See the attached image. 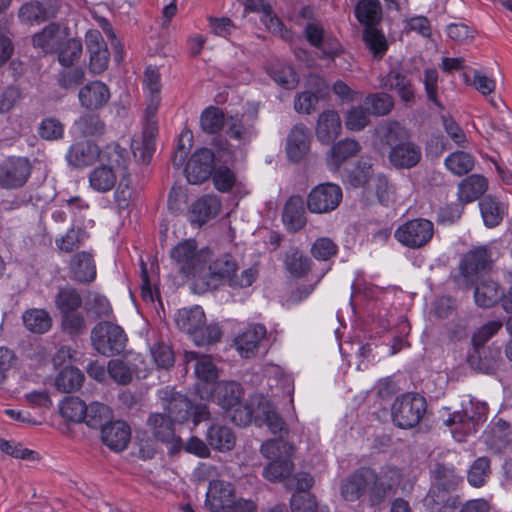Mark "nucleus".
I'll return each instance as SVG.
<instances>
[{
  "label": "nucleus",
  "mask_w": 512,
  "mask_h": 512,
  "mask_svg": "<svg viewBox=\"0 0 512 512\" xmlns=\"http://www.w3.org/2000/svg\"><path fill=\"white\" fill-rule=\"evenodd\" d=\"M401 479L400 469L393 466L384 467L379 473L360 467L340 482L339 491L345 501L366 499L371 506H380L396 493Z\"/></svg>",
  "instance_id": "f257e3e1"
},
{
  "label": "nucleus",
  "mask_w": 512,
  "mask_h": 512,
  "mask_svg": "<svg viewBox=\"0 0 512 512\" xmlns=\"http://www.w3.org/2000/svg\"><path fill=\"white\" fill-rule=\"evenodd\" d=\"M130 152L118 143L108 144L102 153V163L93 168L88 174L89 187L98 193L111 191L118 179L130 175Z\"/></svg>",
  "instance_id": "f03ea898"
},
{
  "label": "nucleus",
  "mask_w": 512,
  "mask_h": 512,
  "mask_svg": "<svg viewBox=\"0 0 512 512\" xmlns=\"http://www.w3.org/2000/svg\"><path fill=\"white\" fill-rule=\"evenodd\" d=\"M380 141L390 148L388 160L397 169H411L422 159L421 146L410 140L409 130L397 121L389 122L378 130Z\"/></svg>",
  "instance_id": "7ed1b4c3"
},
{
  "label": "nucleus",
  "mask_w": 512,
  "mask_h": 512,
  "mask_svg": "<svg viewBox=\"0 0 512 512\" xmlns=\"http://www.w3.org/2000/svg\"><path fill=\"white\" fill-rule=\"evenodd\" d=\"M205 506L211 512H257L253 500L238 497L234 485L220 479L209 481Z\"/></svg>",
  "instance_id": "20e7f679"
},
{
  "label": "nucleus",
  "mask_w": 512,
  "mask_h": 512,
  "mask_svg": "<svg viewBox=\"0 0 512 512\" xmlns=\"http://www.w3.org/2000/svg\"><path fill=\"white\" fill-rule=\"evenodd\" d=\"M159 398L167 416L174 423H184L192 418L194 426L210 418L206 404H193L185 395L168 387L159 390Z\"/></svg>",
  "instance_id": "39448f33"
},
{
  "label": "nucleus",
  "mask_w": 512,
  "mask_h": 512,
  "mask_svg": "<svg viewBox=\"0 0 512 512\" xmlns=\"http://www.w3.org/2000/svg\"><path fill=\"white\" fill-rule=\"evenodd\" d=\"M170 257L183 275L202 278L210 260V250H199L195 240L187 239L171 249Z\"/></svg>",
  "instance_id": "423d86ee"
},
{
  "label": "nucleus",
  "mask_w": 512,
  "mask_h": 512,
  "mask_svg": "<svg viewBox=\"0 0 512 512\" xmlns=\"http://www.w3.org/2000/svg\"><path fill=\"white\" fill-rule=\"evenodd\" d=\"M127 336L122 327L108 321L97 323L91 331L93 348L101 355L110 357L120 354L126 347Z\"/></svg>",
  "instance_id": "0eeeda50"
},
{
  "label": "nucleus",
  "mask_w": 512,
  "mask_h": 512,
  "mask_svg": "<svg viewBox=\"0 0 512 512\" xmlns=\"http://www.w3.org/2000/svg\"><path fill=\"white\" fill-rule=\"evenodd\" d=\"M487 407L481 403H469V407L449 414L444 420L445 425L451 426V433L457 442L465 441L466 436L474 434L479 423L486 420Z\"/></svg>",
  "instance_id": "6e6552de"
},
{
  "label": "nucleus",
  "mask_w": 512,
  "mask_h": 512,
  "mask_svg": "<svg viewBox=\"0 0 512 512\" xmlns=\"http://www.w3.org/2000/svg\"><path fill=\"white\" fill-rule=\"evenodd\" d=\"M425 412V398L417 393H406L395 399L392 406V419L400 428H412L421 421Z\"/></svg>",
  "instance_id": "1a4fd4ad"
},
{
  "label": "nucleus",
  "mask_w": 512,
  "mask_h": 512,
  "mask_svg": "<svg viewBox=\"0 0 512 512\" xmlns=\"http://www.w3.org/2000/svg\"><path fill=\"white\" fill-rule=\"evenodd\" d=\"M434 234V224L427 219L417 218L409 220L400 225L395 233L394 237L402 245L418 249L427 245Z\"/></svg>",
  "instance_id": "9d476101"
},
{
  "label": "nucleus",
  "mask_w": 512,
  "mask_h": 512,
  "mask_svg": "<svg viewBox=\"0 0 512 512\" xmlns=\"http://www.w3.org/2000/svg\"><path fill=\"white\" fill-rule=\"evenodd\" d=\"M489 263L490 254L487 248L477 247L467 252L460 262L459 273L455 277L459 288L463 290L472 288L476 274L486 270Z\"/></svg>",
  "instance_id": "9b49d317"
},
{
  "label": "nucleus",
  "mask_w": 512,
  "mask_h": 512,
  "mask_svg": "<svg viewBox=\"0 0 512 512\" xmlns=\"http://www.w3.org/2000/svg\"><path fill=\"white\" fill-rule=\"evenodd\" d=\"M342 196L340 186L333 183L319 184L308 194V210L316 214L329 213L339 206Z\"/></svg>",
  "instance_id": "f8f14e48"
},
{
  "label": "nucleus",
  "mask_w": 512,
  "mask_h": 512,
  "mask_svg": "<svg viewBox=\"0 0 512 512\" xmlns=\"http://www.w3.org/2000/svg\"><path fill=\"white\" fill-rule=\"evenodd\" d=\"M214 168V153L208 148H200L191 155L184 172L189 183L201 184L210 178Z\"/></svg>",
  "instance_id": "ddd939ff"
},
{
  "label": "nucleus",
  "mask_w": 512,
  "mask_h": 512,
  "mask_svg": "<svg viewBox=\"0 0 512 512\" xmlns=\"http://www.w3.org/2000/svg\"><path fill=\"white\" fill-rule=\"evenodd\" d=\"M257 119V112L227 116L225 132L229 138L241 144H248L257 136Z\"/></svg>",
  "instance_id": "4468645a"
},
{
  "label": "nucleus",
  "mask_w": 512,
  "mask_h": 512,
  "mask_svg": "<svg viewBox=\"0 0 512 512\" xmlns=\"http://www.w3.org/2000/svg\"><path fill=\"white\" fill-rule=\"evenodd\" d=\"M85 42L90 55V71L94 74H99L106 70L110 59V53L101 32L96 29L88 30L85 35Z\"/></svg>",
  "instance_id": "2eb2a0df"
},
{
  "label": "nucleus",
  "mask_w": 512,
  "mask_h": 512,
  "mask_svg": "<svg viewBox=\"0 0 512 512\" xmlns=\"http://www.w3.org/2000/svg\"><path fill=\"white\" fill-rule=\"evenodd\" d=\"M469 365L486 374L494 373L502 362L501 348L497 345L471 348L468 352Z\"/></svg>",
  "instance_id": "dca6fc26"
},
{
  "label": "nucleus",
  "mask_w": 512,
  "mask_h": 512,
  "mask_svg": "<svg viewBox=\"0 0 512 512\" xmlns=\"http://www.w3.org/2000/svg\"><path fill=\"white\" fill-rule=\"evenodd\" d=\"M30 172V166L26 159H8L0 165L1 186L3 188H19L26 183Z\"/></svg>",
  "instance_id": "f3484780"
},
{
  "label": "nucleus",
  "mask_w": 512,
  "mask_h": 512,
  "mask_svg": "<svg viewBox=\"0 0 512 512\" xmlns=\"http://www.w3.org/2000/svg\"><path fill=\"white\" fill-rule=\"evenodd\" d=\"M174 422L162 413H153L147 420V425L157 440L172 443V452L179 451L183 447L180 437L175 436Z\"/></svg>",
  "instance_id": "a211bd4d"
},
{
  "label": "nucleus",
  "mask_w": 512,
  "mask_h": 512,
  "mask_svg": "<svg viewBox=\"0 0 512 512\" xmlns=\"http://www.w3.org/2000/svg\"><path fill=\"white\" fill-rule=\"evenodd\" d=\"M66 38L65 29H62L58 23L52 22L33 35L32 43L35 48L41 49L46 54L54 53L60 49Z\"/></svg>",
  "instance_id": "6ab92c4d"
},
{
  "label": "nucleus",
  "mask_w": 512,
  "mask_h": 512,
  "mask_svg": "<svg viewBox=\"0 0 512 512\" xmlns=\"http://www.w3.org/2000/svg\"><path fill=\"white\" fill-rule=\"evenodd\" d=\"M68 268L71 278L80 283H90L96 278V264L91 252L80 251L74 254Z\"/></svg>",
  "instance_id": "aec40b11"
},
{
  "label": "nucleus",
  "mask_w": 512,
  "mask_h": 512,
  "mask_svg": "<svg viewBox=\"0 0 512 512\" xmlns=\"http://www.w3.org/2000/svg\"><path fill=\"white\" fill-rule=\"evenodd\" d=\"M102 153L95 143L91 141H80L74 143L67 153V161L76 168H83L92 165L98 159L102 160Z\"/></svg>",
  "instance_id": "412c9836"
},
{
  "label": "nucleus",
  "mask_w": 512,
  "mask_h": 512,
  "mask_svg": "<svg viewBox=\"0 0 512 512\" xmlns=\"http://www.w3.org/2000/svg\"><path fill=\"white\" fill-rule=\"evenodd\" d=\"M79 102L88 110H97L103 107L110 99V91L101 81H91L80 88Z\"/></svg>",
  "instance_id": "4be33fe9"
},
{
  "label": "nucleus",
  "mask_w": 512,
  "mask_h": 512,
  "mask_svg": "<svg viewBox=\"0 0 512 512\" xmlns=\"http://www.w3.org/2000/svg\"><path fill=\"white\" fill-rule=\"evenodd\" d=\"M310 148V132L309 129L303 125H295L288 137L286 143L287 157L292 162H299L307 154Z\"/></svg>",
  "instance_id": "5701e85b"
},
{
  "label": "nucleus",
  "mask_w": 512,
  "mask_h": 512,
  "mask_svg": "<svg viewBox=\"0 0 512 512\" xmlns=\"http://www.w3.org/2000/svg\"><path fill=\"white\" fill-rule=\"evenodd\" d=\"M131 437V430L127 423L114 421L106 423L101 429V439L111 450H124Z\"/></svg>",
  "instance_id": "b1692460"
},
{
  "label": "nucleus",
  "mask_w": 512,
  "mask_h": 512,
  "mask_svg": "<svg viewBox=\"0 0 512 512\" xmlns=\"http://www.w3.org/2000/svg\"><path fill=\"white\" fill-rule=\"evenodd\" d=\"M205 440L213 450L219 452L230 451L236 444V436L233 430L229 426L217 422L208 426Z\"/></svg>",
  "instance_id": "393cba45"
},
{
  "label": "nucleus",
  "mask_w": 512,
  "mask_h": 512,
  "mask_svg": "<svg viewBox=\"0 0 512 512\" xmlns=\"http://www.w3.org/2000/svg\"><path fill=\"white\" fill-rule=\"evenodd\" d=\"M266 335V328L262 324L250 325L235 338V346L241 357H254L259 343Z\"/></svg>",
  "instance_id": "a878e982"
},
{
  "label": "nucleus",
  "mask_w": 512,
  "mask_h": 512,
  "mask_svg": "<svg viewBox=\"0 0 512 512\" xmlns=\"http://www.w3.org/2000/svg\"><path fill=\"white\" fill-rule=\"evenodd\" d=\"M478 205L484 225L489 229L499 226L508 212V206L493 195L484 196Z\"/></svg>",
  "instance_id": "bb28decb"
},
{
  "label": "nucleus",
  "mask_w": 512,
  "mask_h": 512,
  "mask_svg": "<svg viewBox=\"0 0 512 512\" xmlns=\"http://www.w3.org/2000/svg\"><path fill=\"white\" fill-rule=\"evenodd\" d=\"M175 322L177 327L190 335L192 340L206 322L204 310L200 306L183 308L178 310Z\"/></svg>",
  "instance_id": "cd10ccee"
},
{
  "label": "nucleus",
  "mask_w": 512,
  "mask_h": 512,
  "mask_svg": "<svg viewBox=\"0 0 512 512\" xmlns=\"http://www.w3.org/2000/svg\"><path fill=\"white\" fill-rule=\"evenodd\" d=\"M341 119L335 110H325L316 124V137L323 144H330L340 134Z\"/></svg>",
  "instance_id": "c85d7f7f"
},
{
  "label": "nucleus",
  "mask_w": 512,
  "mask_h": 512,
  "mask_svg": "<svg viewBox=\"0 0 512 512\" xmlns=\"http://www.w3.org/2000/svg\"><path fill=\"white\" fill-rule=\"evenodd\" d=\"M220 210V199L215 195H205L192 204L190 220L201 226L217 216Z\"/></svg>",
  "instance_id": "c756f323"
},
{
  "label": "nucleus",
  "mask_w": 512,
  "mask_h": 512,
  "mask_svg": "<svg viewBox=\"0 0 512 512\" xmlns=\"http://www.w3.org/2000/svg\"><path fill=\"white\" fill-rule=\"evenodd\" d=\"M488 189L487 179L479 174L464 178L457 187V200L461 203H471L478 200Z\"/></svg>",
  "instance_id": "7c9ffc66"
},
{
  "label": "nucleus",
  "mask_w": 512,
  "mask_h": 512,
  "mask_svg": "<svg viewBox=\"0 0 512 512\" xmlns=\"http://www.w3.org/2000/svg\"><path fill=\"white\" fill-rule=\"evenodd\" d=\"M474 301L478 307L490 308L503 298L500 285L490 278H484L480 282L474 281Z\"/></svg>",
  "instance_id": "2f4dec72"
},
{
  "label": "nucleus",
  "mask_w": 512,
  "mask_h": 512,
  "mask_svg": "<svg viewBox=\"0 0 512 512\" xmlns=\"http://www.w3.org/2000/svg\"><path fill=\"white\" fill-rule=\"evenodd\" d=\"M237 261L230 255L224 254L212 260L210 253V260L206 265V273L202 278H209L221 281L223 284L228 285L232 273L237 268Z\"/></svg>",
  "instance_id": "473e14b6"
},
{
  "label": "nucleus",
  "mask_w": 512,
  "mask_h": 512,
  "mask_svg": "<svg viewBox=\"0 0 512 512\" xmlns=\"http://www.w3.org/2000/svg\"><path fill=\"white\" fill-rule=\"evenodd\" d=\"M381 86L385 89L396 90L399 97L404 102H411L414 100V89L412 83L401 70H390L382 77Z\"/></svg>",
  "instance_id": "72a5a7b5"
},
{
  "label": "nucleus",
  "mask_w": 512,
  "mask_h": 512,
  "mask_svg": "<svg viewBox=\"0 0 512 512\" xmlns=\"http://www.w3.org/2000/svg\"><path fill=\"white\" fill-rule=\"evenodd\" d=\"M56 10L40 1H30L23 4L18 13V18L25 24H40L49 18L55 17Z\"/></svg>",
  "instance_id": "f704fd0d"
},
{
  "label": "nucleus",
  "mask_w": 512,
  "mask_h": 512,
  "mask_svg": "<svg viewBox=\"0 0 512 512\" xmlns=\"http://www.w3.org/2000/svg\"><path fill=\"white\" fill-rule=\"evenodd\" d=\"M282 220L290 232H297L305 226V210L300 197L293 196L288 199L283 209Z\"/></svg>",
  "instance_id": "c9c22d12"
},
{
  "label": "nucleus",
  "mask_w": 512,
  "mask_h": 512,
  "mask_svg": "<svg viewBox=\"0 0 512 512\" xmlns=\"http://www.w3.org/2000/svg\"><path fill=\"white\" fill-rule=\"evenodd\" d=\"M185 360L187 363L195 362L194 374L200 381L214 383L218 379V369L210 356L189 351L185 353Z\"/></svg>",
  "instance_id": "e433bc0d"
},
{
  "label": "nucleus",
  "mask_w": 512,
  "mask_h": 512,
  "mask_svg": "<svg viewBox=\"0 0 512 512\" xmlns=\"http://www.w3.org/2000/svg\"><path fill=\"white\" fill-rule=\"evenodd\" d=\"M424 504L430 512H455L459 501L457 497L438 489L428 492Z\"/></svg>",
  "instance_id": "4c0bfd02"
},
{
  "label": "nucleus",
  "mask_w": 512,
  "mask_h": 512,
  "mask_svg": "<svg viewBox=\"0 0 512 512\" xmlns=\"http://www.w3.org/2000/svg\"><path fill=\"white\" fill-rule=\"evenodd\" d=\"M381 15L382 8L378 0H359L355 7V16L365 28L375 27Z\"/></svg>",
  "instance_id": "58836bf2"
},
{
  "label": "nucleus",
  "mask_w": 512,
  "mask_h": 512,
  "mask_svg": "<svg viewBox=\"0 0 512 512\" xmlns=\"http://www.w3.org/2000/svg\"><path fill=\"white\" fill-rule=\"evenodd\" d=\"M243 396L241 386L236 382H223L216 388L217 403L226 411L237 405Z\"/></svg>",
  "instance_id": "ea45409f"
},
{
  "label": "nucleus",
  "mask_w": 512,
  "mask_h": 512,
  "mask_svg": "<svg viewBox=\"0 0 512 512\" xmlns=\"http://www.w3.org/2000/svg\"><path fill=\"white\" fill-rule=\"evenodd\" d=\"M22 320L29 331L37 334L46 333L52 325L48 312L38 308L26 310L22 315Z\"/></svg>",
  "instance_id": "a19ab883"
},
{
  "label": "nucleus",
  "mask_w": 512,
  "mask_h": 512,
  "mask_svg": "<svg viewBox=\"0 0 512 512\" xmlns=\"http://www.w3.org/2000/svg\"><path fill=\"white\" fill-rule=\"evenodd\" d=\"M268 73L284 89H294L299 82V77L294 68L282 62L271 64L268 68Z\"/></svg>",
  "instance_id": "79ce46f5"
},
{
  "label": "nucleus",
  "mask_w": 512,
  "mask_h": 512,
  "mask_svg": "<svg viewBox=\"0 0 512 512\" xmlns=\"http://www.w3.org/2000/svg\"><path fill=\"white\" fill-rule=\"evenodd\" d=\"M55 305L61 314L76 312L82 305V297L71 286L61 287L55 296Z\"/></svg>",
  "instance_id": "37998d69"
},
{
  "label": "nucleus",
  "mask_w": 512,
  "mask_h": 512,
  "mask_svg": "<svg viewBox=\"0 0 512 512\" xmlns=\"http://www.w3.org/2000/svg\"><path fill=\"white\" fill-rule=\"evenodd\" d=\"M226 119L220 108L209 106L200 115V126L205 133L216 134L226 127Z\"/></svg>",
  "instance_id": "c03bdc74"
},
{
  "label": "nucleus",
  "mask_w": 512,
  "mask_h": 512,
  "mask_svg": "<svg viewBox=\"0 0 512 512\" xmlns=\"http://www.w3.org/2000/svg\"><path fill=\"white\" fill-rule=\"evenodd\" d=\"M361 150L360 144L354 139H343L333 144L330 149V157L336 168L347 159L356 156Z\"/></svg>",
  "instance_id": "a18cd8bd"
},
{
  "label": "nucleus",
  "mask_w": 512,
  "mask_h": 512,
  "mask_svg": "<svg viewBox=\"0 0 512 512\" xmlns=\"http://www.w3.org/2000/svg\"><path fill=\"white\" fill-rule=\"evenodd\" d=\"M143 86L150 95V103L148 104L147 110L153 113L159 104V94L161 90L160 73L156 68L149 66L145 69Z\"/></svg>",
  "instance_id": "49530a36"
},
{
  "label": "nucleus",
  "mask_w": 512,
  "mask_h": 512,
  "mask_svg": "<svg viewBox=\"0 0 512 512\" xmlns=\"http://www.w3.org/2000/svg\"><path fill=\"white\" fill-rule=\"evenodd\" d=\"M84 381L83 373L75 367H65L56 377L55 385L59 391L69 393L81 387Z\"/></svg>",
  "instance_id": "de8ad7c7"
},
{
  "label": "nucleus",
  "mask_w": 512,
  "mask_h": 512,
  "mask_svg": "<svg viewBox=\"0 0 512 512\" xmlns=\"http://www.w3.org/2000/svg\"><path fill=\"white\" fill-rule=\"evenodd\" d=\"M444 164L451 173L462 176L473 169L474 158L467 152L456 151L445 158Z\"/></svg>",
  "instance_id": "09e8293b"
},
{
  "label": "nucleus",
  "mask_w": 512,
  "mask_h": 512,
  "mask_svg": "<svg viewBox=\"0 0 512 512\" xmlns=\"http://www.w3.org/2000/svg\"><path fill=\"white\" fill-rule=\"evenodd\" d=\"M111 418L110 408L100 402H92L86 405L85 418L82 422H85L91 428H101Z\"/></svg>",
  "instance_id": "8fccbe9b"
},
{
  "label": "nucleus",
  "mask_w": 512,
  "mask_h": 512,
  "mask_svg": "<svg viewBox=\"0 0 512 512\" xmlns=\"http://www.w3.org/2000/svg\"><path fill=\"white\" fill-rule=\"evenodd\" d=\"M294 463L289 457L271 461L263 470V477L270 482H278L290 476Z\"/></svg>",
  "instance_id": "3c124183"
},
{
  "label": "nucleus",
  "mask_w": 512,
  "mask_h": 512,
  "mask_svg": "<svg viewBox=\"0 0 512 512\" xmlns=\"http://www.w3.org/2000/svg\"><path fill=\"white\" fill-rule=\"evenodd\" d=\"M87 239V233L82 228L71 227L66 234L56 238L55 244L61 252L71 253L78 249Z\"/></svg>",
  "instance_id": "603ef678"
},
{
  "label": "nucleus",
  "mask_w": 512,
  "mask_h": 512,
  "mask_svg": "<svg viewBox=\"0 0 512 512\" xmlns=\"http://www.w3.org/2000/svg\"><path fill=\"white\" fill-rule=\"evenodd\" d=\"M490 474V459L485 456L478 457L468 470L467 480L471 486L481 487L486 483Z\"/></svg>",
  "instance_id": "864d4df0"
},
{
  "label": "nucleus",
  "mask_w": 512,
  "mask_h": 512,
  "mask_svg": "<svg viewBox=\"0 0 512 512\" xmlns=\"http://www.w3.org/2000/svg\"><path fill=\"white\" fill-rule=\"evenodd\" d=\"M258 404L257 416L262 418L263 422L272 433L277 434L281 432L285 426V422L275 411L272 404L264 398L261 399Z\"/></svg>",
  "instance_id": "5fc2aeb1"
},
{
  "label": "nucleus",
  "mask_w": 512,
  "mask_h": 512,
  "mask_svg": "<svg viewBox=\"0 0 512 512\" xmlns=\"http://www.w3.org/2000/svg\"><path fill=\"white\" fill-rule=\"evenodd\" d=\"M61 415L73 422H82L85 418L86 404L78 397H65L59 404Z\"/></svg>",
  "instance_id": "6e6d98bb"
},
{
  "label": "nucleus",
  "mask_w": 512,
  "mask_h": 512,
  "mask_svg": "<svg viewBox=\"0 0 512 512\" xmlns=\"http://www.w3.org/2000/svg\"><path fill=\"white\" fill-rule=\"evenodd\" d=\"M436 486L431 490L446 491L454 490L459 482V477L456 475L455 469L452 466L444 464H437L434 470Z\"/></svg>",
  "instance_id": "4d7b16f0"
},
{
  "label": "nucleus",
  "mask_w": 512,
  "mask_h": 512,
  "mask_svg": "<svg viewBox=\"0 0 512 512\" xmlns=\"http://www.w3.org/2000/svg\"><path fill=\"white\" fill-rule=\"evenodd\" d=\"M82 42L76 38L65 39L58 49V61L64 67L72 66L82 54Z\"/></svg>",
  "instance_id": "13d9d810"
},
{
  "label": "nucleus",
  "mask_w": 512,
  "mask_h": 512,
  "mask_svg": "<svg viewBox=\"0 0 512 512\" xmlns=\"http://www.w3.org/2000/svg\"><path fill=\"white\" fill-rule=\"evenodd\" d=\"M365 104L371 114L375 116H385L393 109L394 100L391 95L384 92H378L367 95L365 97Z\"/></svg>",
  "instance_id": "bf43d9fd"
},
{
  "label": "nucleus",
  "mask_w": 512,
  "mask_h": 512,
  "mask_svg": "<svg viewBox=\"0 0 512 512\" xmlns=\"http://www.w3.org/2000/svg\"><path fill=\"white\" fill-rule=\"evenodd\" d=\"M503 322L500 319L490 320L477 328L471 336V348H481L498 333Z\"/></svg>",
  "instance_id": "052dcab7"
},
{
  "label": "nucleus",
  "mask_w": 512,
  "mask_h": 512,
  "mask_svg": "<svg viewBox=\"0 0 512 512\" xmlns=\"http://www.w3.org/2000/svg\"><path fill=\"white\" fill-rule=\"evenodd\" d=\"M261 453L265 458L272 461L280 460L284 457L291 458L293 446L281 439H271L261 445Z\"/></svg>",
  "instance_id": "680f3d73"
},
{
  "label": "nucleus",
  "mask_w": 512,
  "mask_h": 512,
  "mask_svg": "<svg viewBox=\"0 0 512 512\" xmlns=\"http://www.w3.org/2000/svg\"><path fill=\"white\" fill-rule=\"evenodd\" d=\"M75 127L85 137L100 136L105 131V124L96 114H85L75 121Z\"/></svg>",
  "instance_id": "e2e57ef3"
},
{
  "label": "nucleus",
  "mask_w": 512,
  "mask_h": 512,
  "mask_svg": "<svg viewBox=\"0 0 512 512\" xmlns=\"http://www.w3.org/2000/svg\"><path fill=\"white\" fill-rule=\"evenodd\" d=\"M107 372L117 384L127 385L132 381L135 369L121 359H112L108 362Z\"/></svg>",
  "instance_id": "0e129e2a"
},
{
  "label": "nucleus",
  "mask_w": 512,
  "mask_h": 512,
  "mask_svg": "<svg viewBox=\"0 0 512 512\" xmlns=\"http://www.w3.org/2000/svg\"><path fill=\"white\" fill-rule=\"evenodd\" d=\"M286 270L294 277H303L311 268V260L301 251L295 250L285 259Z\"/></svg>",
  "instance_id": "69168bd1"
},
{
  "label": "nucleus",
  "mask_w": 512,
  "mask_h": 512,
  "mask_svg": "<svg viewBox=\"0 0 512 512\" xmlns=\"http://www.w3.org/2000/svg\"><path fill=\"white\" fill-rule=\"evenodd\" d=\"M363 40L374 56L382 57L388 49L384 34L375 27L364 29Z\"/></svg>",
  "instance_id": "338daca9"
},
{
  "label": "nucleus",
  "mask_w": 512,
  "mask_h": 512,
  "mask_svg": "<svg viewBox=\"0 0 512 512\" xmlns=\"http://www.w3.org/2000/svg\"><path fill=\"white\" fill-rule=\"evenodd\" d=\"M85 80V71L82 67H66L57 75V84L65 90L75 89Z\"/></svg>",
  "instance_id": "774afa93"
}]
</instances>
